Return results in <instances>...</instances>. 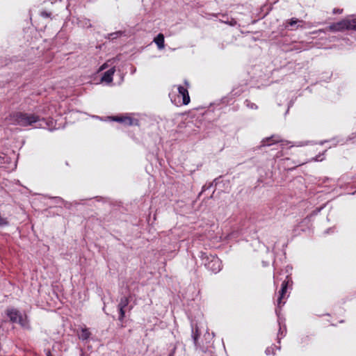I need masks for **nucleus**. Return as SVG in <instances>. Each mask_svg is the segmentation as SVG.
I'll list each match as a JSON object with an SVG mask.
<instances>
[{"instance_id": "nucleus-16", "label": "nucleus", "mask_w": 356, "mask_h": 356, "mask_svg": "<svg viewBox=\"0 0 356 356\" xmlns=\"http://www.w3.org/2000/svg\"><path fill=\"white\" fill-rule=\"evenodd\" d=\"M119 34H120V32H116V33H111V34L110 35V36H111V37H113V38H115V37H116L118 35H119Z\"/></svg>"}, {"instance_id": "nucleus-1", "label": "nucleus", "mask_w": 356, "mask_h": 356, "mask_svg": "<svg viewBox=\"0 0 356 356\" xmlns=\"http://www.w3.org/2000/svg\"><path fill=\"white\" fill-rule=\"evenodd\" d=\"M10 120L14 124L23 127L32 125L39 120V117L34 114H28L21 112H15L10 115Z\"/></svg>"}, {"instance_id": "nucleus-12", "label": "nucleus", "mask_w": 356, "mask_h": 356, "mask_svg": "<svg viewBox=\"0 0 356 356\" xmlns=\"http://www.w3.org/2000/svg\"><path fill=\"white\" fill-rule=\"evenodd\" d=\"M17 323H19L22 327H28V322L26 320V317L24 318L21 315L17 321Z\"/></svg>"}, {"instance_id": "nucleus-5", "label": "nucleus", "mask_w": 356, "mask_h": 356, "mask_svg": "<svg viewBox=\"0 0 356 356\" xmlns=\"http://www.w3.org/2000/svg\"><path fill=\"white\" fill-rule=\"evenodd\" d=\"M7 314L10 321L13 323H17L21 314L18 311L15 309L8 310Z\"/></svg>"}, {"instance_id": "nucleus-17", "label": "nucleus", "mask_w": 356, "mask_h": 356, "mask_svg": "<svg viewBox=\"0 0 356 356\" xmlns=\"http://www.w3.org/2000/svg\"><path fill=\"white\" fill-rule=\"evenodd\" d=\"M47 356H53L49 350L46 351Z\"/></svg>"}, {"instance_id": "nucleus-15", "label": "nucleus", "mask_w": 356, "mask_h": 356, "mask_svg": "<svg viewBox=\"0 0 356 356\" xmlns=\"http://www.w3.org/2000/svg\"><path fill=\"white\" fill-rule=\"evenodd\" d=\"M298 22H300L298 19L292 18L290 22H289L290 26H293L296 24Z\"/></svg>"}, {"instance_id": "nucleus-10", "label": "nucleus", "mask_w": 356, "mask_h": 356, "mask_svg": "<svg viewBox=\"0 0 356 356\" xmlns=\"http://www.w3.org/2000/svg\"><path fill=\"white\" fill-rule=\"evenodd\" d=\"M286 283L285 282H283L282 283V289H281V291H280V297L278 298L277 300V304L280 305L281 304V302H282V298L284 296V294L286 293Z\"/></svg>"}, {"instance_id": "nucleus-6", "label": "nucleus", "mask_w": 356, "mask_h": 356, "mask_svg": "<svg viewBox=\"0 0 356 356\" xmlns=\"http://www.w3.org/2000/svg\"><path fill=\"white\" fill-rule=\"evenodd\" d=\"M220 261L218 258H213L208 264V268H211L213 271L217 272L220 270Z\"/></svg>"}, {"instance_id": "nucleus-11", "label": "nucleus", "mask_w": 356, "mask_h": 356, "mask_svg": "<svg viewBox=\"0 0 356 356\" xmlns=\"http://www.w3.org/2000/svg\"><path fill=\"white\" fill-rule=\"evenodd\" d=\"M129 298L127 297H123L121 298L120 302L118 305V307L125 308L129 304Z\"/></svg>"}, {"instance_id": "nucleus-8", "label": "nucleus", "mask_w": 356, "mask_h": 356, "mask_svg": "<svg viewBox=\"0 0 356 356\" xmlns=\"http://www.w3.org/2000/svg\"><path fill=\"white\" fill-rule=\"evenodd\" d=\"M113 120L117 122L124 123L125 124L131 125L132 119L129 117H113Z\"/></svg>"}, {"instance_id": "nucleus-4", "label": "nucleus", "mask_w": 356, "mask_h": 356, "mask_svg": "<svg viewBox=\"0 0 356 356\" xmlns=\"http://www.w3.org/2000/svg\"><path fill=\"white\" fill-rule=\"evenodd\" d=\"M115 68L113 67L110 70H108V71H106V72H104L102 78V81L103 82H106L108 83L112 82L113 81V76L115 73Z\"/></svg>"}, {"instance_id": "nucleus-19", "label": "nucleus", "mask_w": 356, "mask_h": 356, "mask_svg": "<svg viewBox=\"0 0 356 356\" xmlns=\"http://www.w3.org/2000/svg\"><path fill=\"white\" fill-rule=\"evenodd\" d=\"M106 68V64H104L102 67H101V70H104Z\"/></svg>"}, {"instance_id": "nucleus-18", "label": "nucleus", "mask_w": 356, "mask_h": 356, "mask_svg": "<svg viewBox=\"0 0 356 356\" xmlns=\"http://www.w3.org/2000/svg\"><path fill=\"white\" fill-rule=\"evenodd\" d=\"M42 16L47 17V16H48V14H47V13H42Z\"/></svg>"}, {"instance_id": "nucleus-7", "label": "nucleus", "mask_w": 356, "mask_h": 356, "mask_svg": "<svg viewBox=\"0 0 356 356\" xmlns=\"http://www.w3.org/2000/svg\"><path fill=\"white\" fill-rule=\"evenodd\" d=\"M159 49L164 48V35L162 33H159L154 40Z\"/></svg>"}, {"instance_id": "nucleus-3", "label": "nucleus", "mask_w": 356, "mask_h": 356, "mask_svg": "<svg viewBox=\"0 0 356 356\" xmlns=\"http://www.w3.org/2000/svg\"><path fill=\"white\" fill-rule=\"evenodd\" d=\"M179 93L183 97V104L184 105H187L190 102V97L188 95V90L185 88L184 86H179L178 87Z\"/></svg>"}, {"instance_id": "nucleus-13", "label": "nucleus", "mask_w": 356, "mask_h": 356, "mask_svg": "<svg viewBox=\"0 0 356 356\" xmlns=\"http://www.w3.org/2000/svg\"><path fill=\"white\" fill-rule=\"evenodd\" d=\"M268 140H272L273 143H277L279 141L278 140L274 139V136H272L271 138H267L266 140H264L262 141V143H264V145H269L270 144H266V142L268 141Z\"/></svg>"}, {"instance_id": "nucleus-9", "label": "nucleus", "mask_w": 356, "mask_h": 356, "mask_svg": "<svg viewBox=\"0 0 356 356\" xmlns=\"http://www.w3.org/2000/svg\"><path fill=\"white\" fill-rule=\"evenodd\" d=\"M90 336V332L89 330L86 328H83L81 330V333L79 335V337L81 340H86L88 339Z\"/></svg>"}, {"instance_id": "nucleus-14", "label": "nucleus", "mask_w": 356, "mask_h": 356, "mask_svg": "<svg viewBox=\"0 0 356 356\" xmlns=\"http://www.w3.org/2000/svg\"><path fill=\"white\" fill-rule=\"evenodd\" d=\"M118 308H119V311H120L119 320L122 321L123 319V318L124 317V308H122V307H118Z\"/></svg>"}, {"instance_id": "nucleus-2", "label": "nucleus", "mask_w": 356, "mask_h": 356, "mask_svg": "<svg viewBox=\"0 0 356 356\" xmlns=\"http://www.w3.org/2000/svg\"><path fill=\"white\" fill-rule=\"evenodd\" d=\"M331 31H343L345 30H356V19H345L333 23L327 28Z\"/></svg>"}]
</instances>
